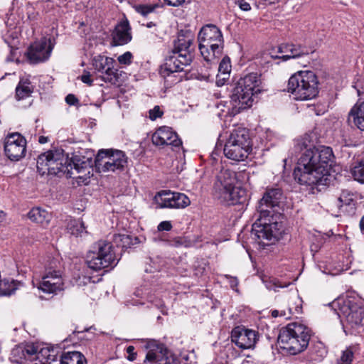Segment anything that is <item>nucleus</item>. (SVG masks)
<instances>
[{
	"label": "nucleus",
	"instance_id": "f257e3e1",
	"mask_svg": "<svg viewBox=\"0 0 364 364\" xmlns=\"http://www.w3.org/2000/svg\"><path fill=\"white\" fill-rule=\"evenodd\" d=\"M332 149L320 146L306 149L294 171V179L301 185L314 187L326 185L329 167L333 161Z\"/></svg>",
	"mask_w": 364,
	"mask_h": 364
},
{
	"label": "nucleus",
	"instance_id": "f03ea898",
	"mask_svg": "<svg viewBox=\"0 0 364 364\" xmlns=\"http://www.w3.org/2000/svg\"><path fill=\"white\" fill-rule=\"evenodd\" d=\"M279 188H267L259 200L257 208L256 220L252 225V234L260 240H277L282 236L283 225L281 214L275 210L282 198Z\"/></svg>",
	"mask_w": 364,
	"mask_h": 364
},
{
	"label": "nucleus",
	"instance_id": "7ed1b4c3",
	"mask_svg": "<svg viewBox=\"0 0 364 364\" xmlns=\"http://www.w3.org/2000/svg\"><path fill=\"white\" fill-rule=\"evenodd\" d=\"M37 169L42 176L65 175L67 178H75L81 176H76L74 171L81 173L84 167L70 159L62 149H53L38 156Z\"/></svg>",
	"mask_w": 364,
	"mask_h": 364
},
{
	"label": "nucleus",
	"instance_id": "20e7f679",
	"mask_svg": "<svg viewBox=\"0 0 364 364\" xmlns=\"http://www.w3.org/2000/svg\"><path fill=\"white\" fill-rule=\"evenodd\" d=\"M260 75L252 73L241 77L235 84L227 105L228 113L236 115L252 105L254 97L260 92Z\"/></svg>",
	"mask_w": 364,
	"mask_h": 364
},
{
	"label": "nucleus",
	"instance_id": "39448f33",
	"mask_svg": "<svg viewBox=\"0 0 364 364\" xmlns=\"http://www.w3.org/2000/svg\"><path fill=\"white\" fill-rule=\"evenodd\" d=\"M235 173L228 169L222 170L216 176L213 185V196L227 205L243 203L247 198L245 188L235 186Z\"/></svg>",
	"mask_w": 364,
	"mask_h": 364
},
{
	"label": "nucleus",
	"instance_id": "423d86ee",
	"mask_svg": "<svg viewBox=\"0 0 364 364\" xmlns=\"http://www.w3.org/2000/svg\"><path fill=\"white\" fill-rule=\"evenodd\" d=\"M310 338V330L306 326L291 323L280 330L278 343L280 348L289 354L296 355L306 349Z\"/></svg>",
	"mask_w": 364,
	"mask_h": 364
},
{
	"label": "nucleus",
	"instance_id": "0eeeda50",
	"mask_svg": "<svg viewBox=\"0 0 364 364\" xmlns=\"http://www.w3.org/2000/svg\"><path fill=\"white\" fill-rule=\"evenodd\" d=\"M198 48L207 62L221 56L224 48L223 36L220 28L213 24L203 26L198 35Z\"/></svg>",
	"mask_w": 364,
	"mask_h": 364
},
{
	"label": "nucleus",
	"instance_id": "6e6552de",
	"mask_svg": "<svg viewBox=\"0 0 364 364\" xmlns=\"http://www.w3.org/2000/svg\"><path fill=\"white\" fill-rule=\"evenodd\" d=\"M287 91L296 100H312L318 94V77L313 71H298L289 77Z\"/></svg>",
	"mask_w": 364,
	"mask_h": 364
},
{
	"label": "nucleus",
	"instance_id": "1a4fd4ad",
	"mask_svg": "<svg viewBox=\"0 0 364 364\" xmlns=\"http://www.w3.org/2000/svg\"><path fill=\"white\" fill-rule=\"evenodd\" d=\"M112 242L99 240L94 243L86 255V263L89 268L100 271L113 268L118 263Z\"/></svg>",
	"mask_w": 364,
	"mask_h": 364
},
{
	"label": "nucleus",
	"instance_id": "9d476101",
	"mask_svg": "<svg viewBox=\"0 0 364 364\" xmlns=\"http://www.w3.org/2000/svg\"><path fill=\"white\" fill-rule=\"evenodd\" d=\"M251 150L249 131L242 127L234 129L230 132L223 149L225 156L236 161H244Z\"/></svg>",
	"mask_w": 364,
	"mask_h": 364
},
{
	"label": "nucleus",
	"instance_id": "9b49d317",
	"mask_svg": "<svg viewBox=\"0 0 364 364\" xmlns=\"http://www.w3.org/2000/svg\"><path fill=\"white\" fill-rule=\"evenodd\" d=\"M37 287L47 294H57L64 289L60 264L58 259H52L46 264L45 273L38 282Z\"/></svg>",
	"mask_w": 364,
	"mask_h": 364
},
{
	"label": "nucleus",
	"instance_id": "f8f14e48",
	"mask_svg": "<svg viewBox=\"0 0 364 364\" xmlns=\"http://www.w3.org/2000/svg\"><path fill=\"white\" fill-rule=\"evenodd\" d=\"M127 163L125 154L122 151L113 149L100 150L95 160L98 172L122 171Z\"/></svg>",
	"mask_w": 364,
	"mask_h": 364
},
{
	"label": "nucleus",
	"instance_id": "ddd939ff",
	"mask_svg": "<svg viewBox=\"0 0 364 364\" xmlns=\"http://www.w3.org/2000/svg\"><path fill=\"white\" fill-rule=\"evenodd\" d=\"M332 306L339 317L343 316L352 326L362 325L364 308L354 298H338L332 302Z\"/></svg>",
	"mask_w": 364,
	"mask_h": 364
},
{
	"label": "nucleus",
	"instance_id": "4468645a",
	"mask_svg": "<svg viewBox=\"0 0 364 364\" xmlns=\"http://www.w3.org/2000/svg\"><path fill=\"white\" fill-rule=\"evenodd\" d=\"M154 200L159 208H184L191 203L184 193L166 191L159 192Z\"/></svg>",
	"mask_w": 364,
	"mask_h": 364
},
{
	"label": "nucleus",
	"instance_id": "2eb2a0df",
	"mask_svg": "<svg viewBox=\"0 0 364 364\" xmlns=\"http://www.w3.org/2000/svg\"><path fill=\"white\" fill-rule=\"evenodd\" d=\"M26 140L19 133L9 134L4 139V151L11 161H18L25 156Z\"/></svg>",
	"mask_w": 364,
	"mask_h": 364
},
{
	"label": "nucleus",
	"instance_id": "dca6fc26",
	"mask_svg": "<svg viewBox=\"0 0 364 364\" xmlns=\"http://www.w3.org/2000/svg\"><path fill=\"white\" fill-rule=\"evenodd\" d=\"M259 340L257 331L243 326H237L231 332V341L241 349H250L255 347Z\"/></svg>",
	"mask_w": 364,
	"mask_h": 364
},
{
	"label": "nucleus",
	"instance_id": "f3484780",
	"mask_svg": "<svg viewBox=\"0 0 364 364\" xmlns=\"http://www.w3.org/2000/svg\"><path fill=\"white\" fill-rule=\"evenodd\" d=\"M195 49L194 38L191 33L186 32L185 34H178L177 39L174 41L171 53L179 54L185 63L192 62Z\"/></svg>",
	"mask_w": 364,
	"mask_h": 364
},
{
	"label": "nucleus",
	"instance_id": "a211bd4d",
	"mask_svg": "<svg viewBox=\"0 0 364 364\" xmlns=\"http://www.w3.org/2000/svg\"><path fill=\"white\" fill-rule=\"evenodd\" d=\"M152 143L156 146H171L173 149L180 148L182 141L171 127L163 126L158 128L151 136Z\"/></svg>",
	"mask_w": 364,
	"mask_h": 364
},
{
	"label": "nucleus",
	"instance_id": "6ab92c4d",
	"mask_svg": "<svg viewBox=\"0 0 364 364\" xmlns=\"http://www.w3.org/2000/svg\"><path fill=\"white\" fill-rule=\"evenodd\" d=\"M114 63L112 58L101 55L95 56L92 60L95 69L104 74L102 80L112 84H115L118 78L117 70L114 69Z\"/></svg>",
	"mask_w": 364,
	"mask_h": 364
},
{
	"label": "nucleus",
	"instance_id": "aec40b11",
	"mask_svg": "<svg viewBox=\"0 0 364 364\" xmlns=\"http://www.w3.org/2000/svg\"><path fill=\"white\" fill-rule=\"evenodd\" d=\"M53 47L50 42L42 40L32 43L26 51V57L31 64L43 63L48 60L52 52Z\"/></svg>",
	"mask_w": 364,
	"mask_h": 364
},
{
	"label": "nucleus",
	"instance_id": "412c9836",
	"mask_svg": "<svg viewBox=\"0 0 364 364\" xmlns=\"http://www.w3.org/2000/svg\"><path fill=\"white\" fill-rule=\"evenodd\" d=\"M149 349L144 363L160 364L167 357L168 350L166 346L155 340L150 341L146 344Z\"/></svg>",
	"mask_w": 364,
	"mask_h": 364
},
{
	"label": "nucleus",
	"instance_id": "4be33fe9",
	"mask_svg": "<svg viewBox=\"0 0 364 364\" xmlns=\"http://www.w3.org/2000/svg\"><path fill=\"white\" fill-rule=\"evenodd\" d=\"M191 62H184L179 54L172 53L167 57L165 63L160 68V75L166 77L173 73L183 71L184 67L188 66Z\"/></svg>",
	"mask_w": 364,
	"mask_h": 364
},
{
	"label": "nucleus",
	"instance_id": "5701e85b",
	"mask_svg": "<svg viewBox=\"0 0 364 364\" xmlns=\"http://www.w3.org/2000/svg\"><path fill=\"white\" fill-rule=\"evenodd\" d=\"M112 43L114 46H123L132 40L130 26L127 21L118 23L112 33Z\"/></svg>",
	"mask_w": 364,
	"mask_h": 364
},
{
	"label": "nucleus",
	"instance_id": "b1692460",
	"mask_svg": "<svg viewBox=\"0 0 364 364\" xmlns=\"http://www.w3.org/2000/svg\"><path fill=\"white\" fill-rule=\"evenodd\" d=\"M278 52L281 53L282 55L276 56L275 58L282 59L284 61L309 54V51L305 47L300 45L289 43L280 45L278 47Z\"/></svg>",
	"mask_w": 364,
	"mask_h": 364
},
{
	"label": "nucleus",
	"instance_id": "393cba45",
	"mask_svg": "<svg viewBox=\"0 0 364 364\" xmlns=\"http://www.w3.org/2000/svg\"><path fill=\"white\" fill-rule=\"evenodd\" d=\"M348 122L351 126L364 132V102H357L352 107L348 113Z\"/></svg>",
	"mask_w": 364,
	"mask_h": 364
},
{
	"label": "nucleus",
	"instance_id": "a878e982",
	"mask_svg": "<svg viewBox=\"0 0 364 364\" xmlns=\"http://www.w3.org/2000/svg\"><path fill=\"white\" fill-rule=\"evenodd\" d=\"M28 217L31 220L43 227L47 226L51 220L50 213L38 207L32 208L28 212Z\"/></svg>",
	"mask_w": 364,
	"mask_h": 364
},
{
	"label": "nucleus",
	"instance_id": "bb28decb",
	"mask_svg": "<svg viewBox=\"0 0 364 364\" xmlns=\"http://www.w3.org/2000/svg\"><path fill=\"white\" fill-rule=\"evenodd\" d=\"M23 286V282L14 279L5 278L2 280L0 279V296L11 295Z\"/></svg>",
	"mask_w": 364,
	"mask_h": 364
},
{
	"label": "nucleus",
	"instance_id": "cd10ccee",
	"mask_svg": "<svg viewBox=\"0 0 364 364\" xmlns=\"http://www.w3.org/2000/svg\"><path fill=\"white\" fill-rule=\"evenodd\" d=\"M139 239L136 237H132L129 235L117 234L114 235L112 245L122 247V250L130 248L132 245L137 244Z\"/></svg>",
	"mask_w": 364,
	"mask_h": 364
},
{
	"label": "nucleus",
	"instance_id": "c85d7f7f",
	"mask_svg": "<svg viewBox=\"0 0 364 364\" xmlns=\"http://www.w3.org/2000/svg\"><path fill=\"white\" fill-rule=\"evenodd\" d=\"M68 232L75 237H82L87 234L86 227L82 220L71 219L67 225Z\"/></svg>",
	"mask_w": 364,
	"mask_h": 364
},
{
	"label": "nucleus",
	"instance_id": "c756f323",
	"mask_svg": "<svg viewBox=\"0 0 364 364\" xmlns=\"http://www.w3.org/2000/svg\"><path fill=\"white\" fill-rule=\"evenodd\" d=\"M33 87L28 79H21L16 87V97L18 100H23L31 96Z\"/></svg>",
	"mask_w": 364,
	"mask_h": 364
},
{
	"label": "nucleus",
	"instance_id": "7c9ffc66",
	"mask_svg": "<svg viewBox=\"0 0 364 364\" xmlns=\"http://www.w3.org/2000/svg\"><path fill=\"white\" fill-rule=\"evenodd\" d=\"M60 364H86V359L78 351L66 352L60 355Z\"/></svg>",
	"mask_w": 364,
	"mask_h": 364
},
{
	"label": "nucleus",
	"instance_id": "2f4dec72",
	"mask_svg": "<svg viewBox=\"0 0 364 364\" xmlns=\"http://www.w3.org/2000/svg\"><path fill=\"white\" fill-rule=\"evenodd\" d=\"M311 358L315 361H321L327 355V350L321 343L314 345L311 349Z\"/></svg>",
	"mask_w": 364,
	"mask_h": 364
},
{
	"label": "nucleus",
	"instance_id": "473e14b6",
	"mask_svg": "<svg viewBox=\"0 0 364 364\" xmlns=\"http://www.w3.org/2000/svg\"><path fill=\"white\" fill-rule=\"evenodd\" d=\"M11 360L17 363H21L23 360H26L25 347L23 345L16 346L12 349Z\"/></svg>",
	"mask_w": 364,
	"mask_h": 364
},
{
	"label": "nucleus",
	"instance_id": "72a5a7b5",
	"mask_svg": "<svg viewBox=\"0 0 364 364\" xmlns=\"http://www.w3.org/2000/svg\"><path fill=\"white\" fill-rule=\"evenodd\" d=\"M351 173L355 181L364 183V159L351 169Z\"/></svg>",
	"mask_w": 364,
	"mask_h": 364
},
{
	"label": "nucleus",
	"instance_id": "f704fd0d",
	"mask_svg": "<svg viewBox=\"0 0 364 364\" xmlns=\"http://www.w3.org/2000/svg\"><path fill=\"white\" fill-rule=\"evenodd\" d=\"M353 201V194L348 191H343L336 200V205L338 207L343 205H350Z\"/></svg>",
	"mask_w": 364,
	"mask_h": 364
},
{
	"label": "nucleus",
	"instance_id": "c9c22d12",
	"mask_svg": "<svg viewBox=\"0 0 364 364\" xmlns=\"http://www.w3.org/2000/svg\"><path fill=\"white\" fill-rule=\"evenodd\" d=\"M231 70L230 59L228 56H225L220 61L218 67L219 74L229 76Z\"/></svg>",
	"mask_w": 364,
	"mask_h": 364
},
{
	"label": "nucleus",
	"instance_id": "e433bc0d",
	"mask_svg": "<svg viewBox=\"0 0 364 364\" xmlns=\"http://www.w3.org/2000/svg\"><path fill=\"white\" fill-rule=\"evenodd\" d=\"M25 347L26 360H37V354L38 353V347L33 344H27Z\"/></svg>",
	"mask_w": 364,
	"mask_h": 364
},
{
	"label": "nucleus",
	"instance_id": "4c0bfd02",
	"mask_svg": "<svg viewBox=\"0 0 364 364\" xmlns=\"http://www.w3.org/2000/svg\"><path fill=\"white\" fill-rule=\"evenodd\" d=\"M267 289L269 290L277 291L278 288H282L284 286L282 285L277 279L264 277L262 279Z\"/></svg>",
	"mask_w": 364,
	"mask_h": 364
},
{
	"label": "nucleus",
	"instance_id": "58836bf2",
	"mask_svg": "<svg viewBox=\"0 0 364 364\" xmlns=\"http://www.w3.org/2000/svg\"><path fill=\"white\" fill-rule=\"evenodd\" d=\"M353 355V351L350 348H346L343 351L341 358L338 360L337 364H351Z\"/></svg>",
	"mask_w": 364,
	"mask_h": 364
},
{
	"label": "nucleus",
	"instance_id": "ea45409f",
	"mask_svg": "<svg viewBox=\"0 0 364 364\" xmlns=\"http://www.w3.org/2000/svg\"><path fill=\"white\" fill-rule=\"evenodd\" d=\"M156 7V5L153 4H140L135 6V10L143 16H146L153 12Z\"/></svg>",
	"mask_w": 364,
	"mask_h": 364
},
{
	"label": "nucleus",
	"instance_id": "a19ab883",
	"mask_svg": "<svg viewBox=\"0 0 364 364\" xmlns=\"http://www.w3.org/2000/svg\"><path fill=\"white\" fill-rule=\"evenodd\" d=\"M230 102V100L229 102L228 101H220L218 105L217 108L219 109L221 112V113H219V115L223 116L225 117H232L233 115L230 114L228 113V106L227 105Z\"/></svg>",
	"mask_w": 364,
	"mask_h": 364
},
{
	"label": "nucleus",
	"instance_id": "79ce46f5",
	"mask_svg": "<svg viewBox=\"0 0 364 364\" xmlns=\"http://www.w3.org/2000/svg\"><path fill=\"white\" fill-rule=\"evenodd\" d=\"M163 115V112L161 110L160 107L156 105L149 112V117L151 120H156L157 118Z\"/></svg>",
	"mask_w": 364,
	"mask_h": 364
},
{
	"label": "nucleus",
	"instance_id": "37998d69",
	"mask_svg": "<svg viewBox=\"0 0 364 364\" xmlns=\"http://www.w3.org/2000/svg\"><path fill=\"white\" fill-rule=\"evenodd\" d=\"M132 54L129 51H127L119 55L117 60L120 64L129 65L132 63Z\"/></svg>",
	"mask_w": 364,
	"mask_h": 364
},
{
	"label": "nucleus",
	"instance_id": "c03bdc74",
	"mask_svg": "<svg viewBox=\"0 0 364 364\" xmlns=\"http://www.w3.org/2000/svg\"><path fill=\"white\" fill-rule=\"evenodd\" d=\"M236 4L239 6V8L244 11H249L251 10V6L249 2L246 0H238L236 2Z\"/></svg>",
	"mask_w": 364,
	"mask_h": 364
},
{
	"label": "nucleus",
	"instance_id": "a18cd8bd",
	"mask_svg": "<svg viewBox=\"0 0 364 364\" xmlns=\"http://www.w3.org/2000/svg\"><path fill=\"white\" fill-rule=\"evenodd\" d=\"M157 228L159 231H169L172 228V225L170 221H162L159 224Z\"/></svg>",
	"mask_w": 364,
	"mask_h": 364
},
{
	"label": "nucleus",
	"instance_id": "49530a36",
	"mask_svg": "<svg viewBox=\"0 0 364 364\" xmlns=\"http://www.w3.org/2000/svg\"><path fill=\"white\" fill-rule=\"evenodd\" d=\"M127 353L129 354L127 356V360L129 361H134L136 358V353L134 352V347L133 346H129L126 350Z\"/></svg>",
	"mask_w": 364,
	"mask_h": 364
},
{
	"label": "nucleus",
	"instance_id": "de8ad7c7",
	"mask_svg": "<svg viewBox=\"0 0 364 364\" xmlns=\"http://www.w3.org/2000/svg\"><path fill=\"white\" fill-rule=\"evenodd\" d=\"M65 102L69 105H75L78 103V99L73 94H69L65 97Z\"/></svg>",
	"mask_w": 364,
	"mask_h": 364
},
{
	"label": "nucleus",
	"instance_id": "09e8293b",
	"mask_svg": "<svg viewBox=\"0 0 364 364\" xmlns=\"http://www.w3.org/2000/svg\"><path fill=\"white\" fill-rule=\"evenodd\" d=\"M225 277L230 279L229 283H230V287L232 289H235V288L238 285V280H237V279L236 277H230L229 275H225Z\"/></svg>",
	"mask_w": 364,
	"mask_h": 364
},
{
	"label": "nucleus",
	"instance_id": "8fccbe9b",
	"mask_svg": "<svg viewBox=\"0 0 364 364\" xmlns=\"http://www.w3.org/2000/svg\"><path fill=\"white\" fill-rule=\"evenodd\" d=\"M164 1L168 5L171 6H178L185 2V0H164Z\"/></svg>",
	"mask_w": 364,
	"mask_h": 364
},
{
	"label": "nucleus",
	"instance_id": "3c124183",
	"mask_svg": "<svg viewBox=\"0 0 364 364\" xmlns=\"http://www.w3.org/2000/svg\"><path fill=\"white\" fill-rule=\"evenodd\" d=\"M80 79L82 82L86 83L89 85H91L92 84V80H91V75H90L89 73L83 74L80 77Z\"/></svg>",
	"mask_w": 364,
	"mask_h": 364
},
{
	"label": "nucleus",
	"instance_id": "603ef678",
	"mask_svg": "<svg viewBox=\"0 0 364 364\" xmlns=\"http://www.w3.org/2000/svg\"><path fill=\"white\" fill-rule=\"evenodd\" d=\"M229 76H225V75H220V74H218L217 75V80H216V84L218 85V86H222L224 85L225 83V81L228 79Z\"/></svg>",
	"mask_w": 364,
	"mask_h": 364
},
{
	"label": "nucleus",
	"instance_id": "864d4df0",
	"mask_svg": "<svg viewBox=\"0 0 364 364\" xmlns=\"http://www.w3.org/2000/svg\"><path fill=\"white\" fill-rule=\"evenodd\" d=\"M142 26H146V28H154V33H155L156 36H158L156 31H157V29H156V23L153 22V21H150V22H147L146 23H142Z\"/></svg>",
	"mask_w": 364,
	"mask_h": 364
},
{
	"label": "nucleus",
	"instance_id": "5fc2aeb1",
	"mask_svg": "<svg viewBox=\"0 0 364 364\" xmlns=\"http://www.w3.org/2000/svg\"><path fill=\"white\" fill-rule=\"evenodd\" d=\"M160 364H179V362L173 358H168V356L162 361Z\"/></svg>",
	"mask_w": 364,
	"mask_h": 364
},
{
	"label": "nucleus",
	"instance_id": "6e6d98bb",
	"mask_svg": "<svg viewBox=\"0 0 364 364\" xmlns=\"http://www.w3.org/2000/svg\"><path fill=\"white\" fill-rule=\"evenodd\" d=\"M155 306L161 309V311L162 312V314H166V311L164 310L165 306H164V304L163 301H161V300L156 301Z\"/></svg>",
	"mask_w": 364,
	"mask_h": 364
},
{
	"label": "nucleus",
	"instance_id": "4d7b16f0",
	"mask_svg": "<svg viewBox=\"0 0 364 364\" xmlns=\"http://www.w3.org/2000/svg\"><path fill=\"white\" fill-rule=\"evenodd\" d=\"M272 316L274 318L278 316H286V313L284 311H282L281 312H279L278 310H273L272 311Z\"/></svg>",
	"mask_w": 364,
	"mask_h": 364
},
{
	"label": "nucleus",
	"instance_id": "13d9d810",
	"mask_svg": "<svg viewBox=\"0 0 364 364\" xmlns=\"http://www.w3.org/2000/svg\"><path fill=\"white\" fill-rule=\"evenodd\" d=\"M289 311L290 314H300L301 312V307L297 306L294 308V309H293L291 307H289Z\"/></svg>",
	"mask_w": 364,
	"mask_h": 364
},
{
	"label": "nucleus",
	"instance_id": "bf43d9fd",
	"mask_svg": "<svg viewBox=\"0 0 364 364\" xmlns=\"http://www.w3.org/2000/svg\"><path fill=\"white\" fill-rule=\"evenodd\" d=\"M48 141V137L44 136H41L38 139V142L40 144H45Z\"/></svg>",
	"mask_w": 364,
	"mask_h": 364
},
{
	"label": "nucleus",
	"instance_id": "052dcab7",
	"mask_svg": "<svg viewBox=\"0 0 364 364\" xmlns=\"http://www.w3.org/2000/svg\"><path fill=\"white\" fill-rule=\"evenodd\" d=\"M359 225L361 231L364 232V215L361 218Z\"/></svg>",
	"mask_w": 364,
	"mask_h": 364
},
{
	"label": "nucleus",
	"instance_id": "680f3d73",
	"mask_svg": "<svg viewBox=\"0 0 364 364\" xmlns=\"http://www.w3.org/2000/svg\"><path fill=\"white\" fill-rule=\"evenodd\" d=\"M5 218V213L4 211L0 210V223H1Z\"/></svg>",
	"mask_w": 364,
	"mask_h": 364
}]
</instances>
